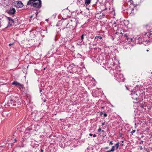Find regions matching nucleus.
I'll use <instances>...</instances> for the list:
<instances>
[{
    "instance_id": "nucleus-1",
    "label": "nucleus",
    "mask_w": 152,
    "mask_h": 152,
    "mask_svg": "<svg viewBox=\"0 0 152 152\" xmlns=\"http://www.w3.org/2000/svg\"><path fill=\"white\" fill-rule=\"evenodd\" d=\"M28 4L33 6L36 8H40L41 6V1L40 0H29Z\"/></svg>"
},
{
    "instance_id": "nucleus-2",
    "label": "nucleus",
    "mask_w": 152,
    "mask_h": 152,
    "mask_svg": "<svg viewBox=\"0 0 152 152\" xmlns=\"http://www.w3.org/2000/svg\"><path fill=\"white\" fill-rule=\"evenodd\" d=\"M12 4L17 8H21L23 6V4L21 1H14L12 3Z\"/></svg>"
},
{
    "instance_id": "nucleus-3",
    "label": "nucleus",
    "mask_w": 152,
    "mask_h": 152,
    "mask_svg": "<svg viewBox=\"0 0 152 152\" xmlns=\"http://www.w3.org/2000/svg\"><path fill=\"white\" fill-rule=\"evenodd\" d=\"M15 12V10L14 8H11L8 12V13L10 15H13Z\"/></svg>"
},
{
    "instance_id": "nucleus-4",
    "label": "nucleus",
    "mask_w": 152,
    "mask_h": 152,
    "mask_svg": "<svg viewBox=\"0 0 152 152\" xmlns=\"http://www.w3.org/2000/svg\"><path fill=\"white\" fill-rule=\"evenodd\" d=\"M12 84L14 85L17 86H18L19 85H20V86H21V84L17 81L13 82L12 83Z\"/></svg>"
},
{
    "instance_id": "nucleus-5",
    "label": "nucleus",
    "mask_w": 152,
    "mask_h": 152,
    "mask_svg": "<svg viewBox=\"0 0 152 152\" xmlns=\"http://www.w3.org/2000/svg\"><path fill=\"white\" fill-rule=\"evenodd\" d=\"M91 0H85V4H86V5L90 4L91 3Z\"/></svg>"
},
{
    "instance_id": "nucleus-6",
    "label": "nucleus",
    "mask_w": 152,
    "mask_h": 152,
    "mask_svg": "<svg viewBox=\"0 0 152 152\" xmlns=\"http://www.w3.org/2000/svg\"><path fill=\"white\" fill-rule=\"evenodd\" d=\"M7 18L9 20V23H10V24H12V23H13L14 21L11 18L9 17H8Z\"/></svg>"
},
{
    "instance_id": "nucleus-7",
    "label": "nucleus",
    "mask_w": 152,
    "mask_h": 152,
    "mask_svg": "<svg viewBox=\"0 0 152 152\" xmlns=\"http://www.w3.org/2000/svg\"><path fill=\"white\" fill-rule=\"evenodd\" d=\"M98 38L99 39H102V37L101 36H96L95 37V39H96V38Z\"/></svg>"
},
{
    "instance_id": "nucleus-8",
    "label": "nucleus",
    "mask_w": 152,
    "mask_h": 152,
    "mask_svg": "<svg viewBox=\"0 0 152 152\" xmlns=\"http://www.w3.org/2000/svg\"><path fill=\"white\" fill-rule=\"evenodd\" d=\"M125 37H126V38L127 39V40H130V41H132V38H128V37L126 35L125 36Z\"/></svg>"
},
{
    "instance_id": "nucleus-9",
    "label": "nucleus",
    "mask_w": 152,
    "mask_h": 152,
    "mask_svg": "<svg viewBox=\"0 0 152 152\" xmlns=\"http://www.w3.org/2000/svg\"><path fill=\"white\" fill-rule=\"evenodd\" d=\"M115 146H112V148L110 150L111 151H113L115 150Z\"/></svg>"
},
{
    "instance_id": "nucleus-10",
    "label": "nucleus",
    "mask_w": 152,
    "mask_h": 152,
    "mask_svg": "<svg viewBox=\"0 0 152 152\" xmlns=\"http://www.w3.org/2000/svg\"><path fill=\"white\" fill-rule=\"evenodd\" d=\"M115 148H116L115 149H117L118 148V146H119L118 143H116L115 144Z\"/></svg>"
},
{
    "instance_id": "nucleus-11",
    "label": "nucleus",
    "mask_w": 152,
    "mask_h": 152,
    "mask_svg": "<svg viewBox=\"0 0 152 152\" xmlns=\"http://www.w3.org/2000/svg\"><path fill=\"white\" fill-rule=\"evenodd\" d=\"M21 86H20V85H19V86H18L19 88L20 89H23L24 88V87H23V85L21 84Z\"/></svg>"
},
{
    "instance_id": "nucleus-12",
    "label": "nucleus",
    "mask_w": 152,
    "mask_h": 152,
    "mask_svg": "<svg viewBox=\"0 0 152 152\" xmlns=\"http://www.w3.org/2000/svg\"><path fill=\"white\" fill-rule=\"evenodd\" d=\"M84 34H83L81 36V39H80V40L81 41H83V38H84Z\"/></svg>"
},
{
    "instance_id": "nucleus-13",
    "label": "nucleus",
    "mask_w": 152,
    "mask_h": 152,
    "mask_svg": "<svg viewBox=\"0 0 152 152\" xmlns=\"http://www.w3.org/2000/svg\"><path fill=\"white\" fill-rule=\"evenodd\" d=\"M13 101V100L12 99H10V101H9V102H8V104H12V103L11 102H12Z\"/></svg>"
},
{
    "instance_id": "nucleus-14",
    "label": "nucleus",
    "mask_w": 152,
    "mask_h": 152,
    "mask_svg": "<svg viewBox=\"0 0 152 152\" xmlns=\"http://www.w3.org/2000/svg\"><path fill=\"white\" fill-rule=\"evenodd\" d=\"M135 132V130H133L131 132V133L132 134L134 133Z\"/></svg>"
},
{
    "instance_id": "nucleus-15",
    "label": "nucleus",
    "mask_w": 152,
    "mask_h": 152,
    "mask_svg": "<svg viewBox=\"0 0 152 152\" xmlns=\"http://www.w3.org/2000/svg\"><path fill=\"white\" fill-rule=\"evenodd\" d=\"M116 24V22H114L113 23V25L114 26H116V25H115Z\"/></svg>"
},
{
    "instance_id": "nucleus-16",
    "label": "nucleus",
    "mask_w": 152,
    "mask_h": 152,
    "mask_svg": "<svg viewBox=\"0 0 152 152\" xmlns=\"http://www.w3.org/2000/svg\"><path fill=\"white\" fill-rule=\"evenodd\" d=\"M107 114H106V113H104V117H106L107 116Z\"/></svg>"
},
{
    "instance_id": "nucleus-17",
    "label": "nucleus",
    "mask_w": 152,
    "mask_h": 152,
    "mask_svg": "<svg viewBox=\"0 0 152 152\" xmlns=\"http://www.w3.org/2000/svg\"><path fill=\"white\" fill-rule=\"evenodd\" d=\"M110 144L112 145L113 144V143H112V141H111L110 142Z\"/></svg>"
},
{
    "instance_id": "nucleus-18",
    "label": "nucleus",
    "mask_w": 152,
    "mask_h": 152,
    "mask_svg": "<svg viewBox=\"0 0 152 152\" xmlns=\"http://www.w3.org/2000/svg\"><path fill=\"white\" fill-rule=\"evenodd\" d=\"M101 129L100 128H99L98 129V132H100L101 131Z\"/></svg>"
},
{
    "instance_id": "nucleus-19",
    "label": "nucleus",
    "mask_w": 152,
    "mask_h": 152,
    "mask_svg": "<svg viewBox=\"0 0 152 152\" xmlns=\"http://www.w3.org/2000/svg\"><path fill=\"white\" fill-rule=\"evenodd\" d=\"M140 150H142V146H140Z\"/></svg>"
},
{
    "instance_id": "nucleus-20",
    "label": "nucleus",
    "mask_w": 152,
    "mask_h": 152,
    "mask_svg": "<svg viewBox=\"0 0 152 152\" xmlns=\"http://www.w3.org/2000/svg\"><path fill=\"white\" fill-rule=\"evenodd\" d=\"M89 135L90 136H92V134L91 133L89 134Z\"/></svg>"
},
{
    "instance_id": "nucleus-21",
    "label": "nucleus",
    "mask_w": 152,
    "mask_h": 152,
    "mask_svg": "<svg viewBox=\"0 0 152 152\" xmlns=\"http://www.w3.org/2000/svg\"><path fill=\"white\" fill-rule=\"evenodd\" d=\"M111 152V151H110V150H109V151H106V152Z\"/></svg>"
},
{
    "instance_id": "nucleus-22",
    "label": "nucleus",
    "mask_w": 152,
    "mask_h": 152,
    "mask_svg": "<svg viewBox=\"0 0 152 152\" xmlns=\"http://www.w3.org/2000/svg\"><path fill=\"white\" fill-rule=\"evenodd\" d=\"M96 135L95 134H94V135H93V137H96Z\"/></svg>"
},
{
    "instance_id": "nucleus-23",
    "label": "nucleus",
    "mask_w": 152,
    "mask_h": 152,
    "mask_svg": "<svg viewBox=\"0 0 152 152\" xmlns=\"http://www.w3.org/2000/svg\"><path fill=\"white\" fill-rule=\"evenodd\" d=\"M104 123H103L102 124V126H103V125H104Z\"/></svg>"
},
{
    "instance_id": "nucleus-24",
    "label": "nucleus",
    "mask_w": 152,
    "mask_h": 152,
    "mask_svg": "<svg viewBox=\"0 0 152 152\" xmlns=\"http://www.w3.org/2000/svg\"><path fill=\"white\" fill-rule=\"evenodd\" d=\"M43 150L41 149V152H43Z\"/></svg>"
},
{
    "instance_id": "nucleus-25",
    "label": "nucleus",
    "mask_w": 152,
    "mask_h": 152,
    "mask_svg": "<svg viewBox=\"0 0 152 152\" xmlns=\"http://www.w3.org/2000/svg\"><path fill=\"white\" fill-rule=\"evenodd\" d=\"M12 44H9V45L10 46L11 45H12Z\"/></svg>"
},
{
    "instance_id": "nucleus-26",
    "label": "nucleus",
    "mask_w": 152,
    "mask_h": 152,
    "mask_svg": "<svg viewBox=\"0 0 152 152\" xmlns=\"http://www.w3.org/2000/svg\"><path fill=\"white\" fill-rule=\"evenodd\" d=\"M16 139H15V142H16Z\"/></svg>"
},
{
    "instance_id": "nucleus-27",
    "label": "nucleus",
    "mask_w": 152,
    "mask_h": 152,
    "mask_svg": "<svg viewBox=\"0 0 152 152\" xmlns=\"http://www.w3.org/2000/svg\"><path fill=\"white\" fill-rule=\"evenodd\" d=\"M131 3V2H133V1L132 0H131L130 1Z\"/></svg>"
},
{
    "instance_id": "nucleus-28",
    "label": "nucleus",
    "mask_w": 152,
    "mask_h": 152,
    "mask_svg": "<svg viewBox=\"0 0 152 152\" xmlns=\"http://www.w3.org/2000/svg\"><path fill=\"white\" fill-rule=\"evenodd\" d=\"M120 80L121 81H122L123 80V79H122V80Z\"/></svg>"
},
{
    "instance_id": "nucleus-29",
    "label": "nucleus",
    "mask_w": 152,
    "mask_h": 152,
    "mask_svg": "<svg viewBox=\"0 0 152 152\" xmlns=\"http://www.w3.org/2000/svg\"><path fill=\"white\" fill-rule=\"evenodd\" d=\"M146 51H147L148 52V51H149V50H148V49H147V50H146Z\"/></svg>"
},
{
    "instance_id": "nucleus-30",
    "label": "nucleus",
    "mask_w": 152,
    "mask_h": 152,
    "mask_svg": "<svg viewBox=\"0 0 152 152\" xmlns=\"http://www.w3.org/2000/svg\"><path fill=\"white\" fill-rule=\"evenodd\" d=\"M143 142V141H142L140 143H142Z\"/></svg>"
},
{
    "instance_id": "nucleus-31",
    "label": "nucleus",
    "mask_w": 152,
    "mask_h": 152,
    "mask_svg": "<svg viewBox=\"0 0 152 152\" xmlns=\"http://www.w3.org/2000/svg\"><path fill=\"white\" fill-rule=\"evenodd\" d=\"M126 88L128 90V88L127 87H126Z\"/></svg>"
},
{
    "instance_id": "nucleus-32",
    "label": "nucleus",
    "mask_w": 152,
    "mask_h": 152,
    "mask_svg": "<svg viewBox=\"0 0 152 152\" xmlns=\"http://www.w3.org/2000/svg\"><path fill=\"white\" fill-rule=\"evenodd\" d=\"M106 149H108V147H106Z\"/></svg>"
},
{
    "instance_id": "nucleus-33",
    "label": "nucleus",
    "mask_w": 152,
    "mask_h": 152,
    "mask_svg": "<svg viewBox=\"0 0 152 152\" xmlns=\"http://www.w3.org/2000/svg\"><path fill=\"white\" fill-rule=\"evenodd\" d=\"M42 92V90H41L40 91V92Z\"/></svg>"
},
{
    "instance_id": "nucleus-34",
    "label": "nucleus",
    "mask_w": 152,
    "mask_h": 152,
    "mask_svg": "<svg viewBox=\"0 0 152 152\" xmlns=\"http://www.w3.org/2000/svg\"><path fill=\"white\" fill-rule=\"evenodd\" d=\"M121 77H122V75H121L120 76Z\"/></svg>"
},
{
    "instance_id": "nucleus-35",
    "label": "nucleus",
    "mask_w": 152,
    "mask_h": 152,
    "mask_svg": "<svg viewBox=\"0 0 152 152\" xmlns=\"http://www.w3.org/2000/svg\"><path fill=\"white\" fill-rule=\"evenodd\" d=\"M147 152H149V151H148Z\"/></svg>"
}]
</instances>
